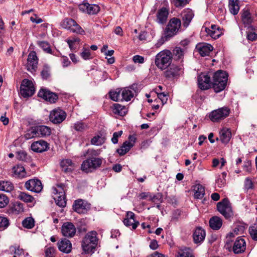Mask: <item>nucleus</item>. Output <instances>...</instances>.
Wrapping results in <instances>:
<instances>
[{
	"label": "nucleus",
	"mask_w": 257,
	"mask_h": 257,
	"mask_svg": "<svg viewBox=\"0 0 257 257\" xmlns=\"http://www.w3.org/2000/svg\"><path fill=\"white\" fill-rule=\"evenodd\" d=\"M168 15V12L166 8L159 10L157 14V21L160 24H164L166 22Z\"/></svg>",
	"instance_id": "obj_32"
},
{
	"label": "nucleus",
	"mask_w": 257,
	"mask_h": 257,
	"mask_svg": "<svg viewBox=\"0 0 257 257\" xmlns=\"http://www.w3.org/2000/svg\"><path fill=\"white\" fill-rule=\"evenodd\" d=\"M55 249L53 247H48L45 249V257H55Z\"/></svg>",
	"instance_id": "obj_57"
},
{
	"label": "nucleus",
	"mask_w": 257,
	"mask_h": 257,
	"mask_svg": "<svg viewBox=\"0 0 257 257\" xmlns=\"http://www.w3.org/2000/svg\"><path fill=\"white\" fill-rule=\"evenodd\" d=\"M205 231L201 227H197L194 231L193 238L194 243H199L202 242L205 237Z\"/></svg>",
	"instance_id": "obj_26"
},
{
	"label": "nucleus",
	"mask_w": 257,
	"mask_h": 257,
	"mask_svg": "<svg viewBox=\"0 0 257 257\" xmlns=\"http://www.w3.org/2000/svg\"><path fill=\"white\" fill-rule=\"evenodd\" d=\"M122 134V131H120L119 132L114 133L113 134V137L111 138L112 142L114 144H117L118 142V138L120 137Z\"/></svg>",
	"instance_id": "obj_60"
},
{
	"label": "nucleus",
	"mask_w": 257,
	"mask_h": 257,
	"mask_svg": "<svg viewBox=\"0 0 257 257\" xmlns=\"http://www.w3.org/2000/svg\"><path fill=\"white\" fill-rule=\"evenodd\" d=\"M23 227L28 229L32 228L35 225V221L32 217H27L22 222Z\"/></svg>",
	"instance_id": "obj_48"
},
{
	"label": "nucleus",
	"mask_w": 257,
	"mask_h": 257,
	"mask_svg": "<svg viewBox=\"0 0 257 257\" xmlns=\"http://www.w3.org/2000/svg\"><path fill=\"white\" fill-rule=\"evenodd\" d=\"M38 136L37 127H31L28 130L24 135L26 140H29Z\"/></svg>",
	"instance_id": "obj_44"
},
{
	"label": "nucleus",
	"mask_w": 257,
	"mask_h": 257,
	"mask_svg": "<svg viewBox=\"0 0 257 257\" xmlns=\"http://www.w3.org/2000/svg\"><path fill=\"white\" fill-rule=\"evenodd\" d=\"M13 176L16 178H23L27 176L24 167L20 165H18L13 167Z\"/></svg>",
	"instance_id": "obj_27"
},
{
	"label": "nucleus",
	"mask_w": 257,
	"mask_h": 257,
	"mask_svg": "<svg viewBox=\"0 0 257 257\" xmlns=\"http://www.w3.org/2000/svg\"><path fill=\"white\" fill-rule=\"evenodd\" d=\"M228 80L227 74L222 70H218L213 76L212 86L216 93L223 90L226 86Z\"/></svg>",
	"instance_id": "obj_2"
},
{
	"label": "nucleus",
	"mask_w": 257,
	"mask_h": 257,
	"mask_svg": "<svg viewBox=\"0 0 257 257\" xmlns=\"http://www.w3.org/2000/svg\"><path fill=\"white\" fill-rule=\"evenodd\" d=\"M98 242L97 233L95 231L88 232L83 238L81 246L85 253L94 252Z\"/></svg>",
	"instance_id": "obj_1"
},
{
	"label": "nucleus",
	"mask_w": 257,
	"mask_h": 257,
	"mask_svg": "<svg viewBox=\"0 0 257 257\" xmlns=\"http://www.w3.org/2000/svg\"><path fill=\"white\" fill-rule=\"evenodd\" d=\"M244 188L246 190L252 189L253 188V182L249 178H246L244 180Z\"/></svg>",
	"instance_id": "obj_59"
},
{
	"label": "nucleus",
	"mask_w": 257,
	"mask_h": 257,
	"mask_svg": "<svg viewBox=\"0 0 257 257\" xmlns=\"http://www.w3.org/2000/svg\"><path fill=\"white\" fill-rule=\"evenodd\" d=\"M11 212L13 213L18 214L23 212V204L20 202H16L14 203L11 208Z\"/></svg>",
	"instance_id": "obj_43"
},
{
	"label": "nucleus",
	"mask_w": 257,
	"mask_h": 257,
	"mask_svg": "<svg viewBox=\"0 0 257 257\" xmlns=\"http://www.w3.org/2000/svg\"><path fill=\"white\" fill-rule=\"evenodd\" d=\"M101 138L100 136H95L91 140V144L98 146L101 144Z\"/></svg>",
	"instance_id": "obj_64"
},
{
	"label": "nucleus",
	"mask_w": 257,
	"mask_h": 257,
	"mask_svg": "<svg viewBox=\"0 0 257 257\" xmlns=\"http://www.w3.org/2000/svg\"><path fill=\"white\" fill-rule=\"evenodd\" d=\"M172 61V52L170 50H164L156 55L155 64L159 69L165 70L170 66Z\"/></svg>",
	"instance_id": "obj_3"
},
{
	"label": "nucleus",
	"mask_w": 257,
	"mask_h": 257,
	"mask_svg": "<svg viewBox=\"0 0 257 257\" xmlns=\"http://www.w3.org/2000/svg\"><path fill=\"white\" fill-rule=\"evenodd\" d=\"M62 170L66 173L71 172L75 169V164L70 159H64L61 162Z\"/></svg>",
	"instance_id": "obj_28"
},
{
	"label": "nucleus",
	"mask_w": 257,
	"mask_h": 257,
	"mask_svg": "<svg viewBox=\"0 0 257 257\" xmlns=\"http://www.w3.org/2000/svg\"><path fill=\"white\" fill-rule=\"evenodd\" d=\"M58 246L59 250L62 252L68 253L71 250V243L70 241L66 239H62L58 242Z\"/></svg>",
	"instance_id": "obj_29"
},
{
	"label": "nucleus",
	"mask_w": 257,
	"mask_h": 257,
	"mask_svg": "<svg viewBox=\"0 0 257 257\" xmlns=\"http://www.w3.org/2000/svg\"><path fill=\"white\" fill-rule=\"evenodd\" d=\"M66 117V112L60 108L53 109L51 111L49 115L50 120L54 124L61 123Z\"/></svg>",
	"instance_id": "obj_10"
},
{
	"label": "nucleus",
	"mask_w": 257,
	"mask_h": 257,
	"mask_svg": "<svg viewBox=\"0 0 257 257\" xmlns=\"http://www.w3.org/2000/svg\"><path fill=\"white\" fill-rule=\"evenodd\" d=\"M25 188L31 191L36 193L40 192L43 189V185L40 180L37 179H30L25 184Z\"/></svg>",
	"instance_id": "obj_12"
},
{
	"label": "nucleus",
	"mask_w": 257,
	"mask_h": 257,
	"mask_svg": "<svg viewBox=\"0 0 257 257\" xmlns=\"http://www.w3.org/2000/svg\"><path fill=\"white\" fill-rule=\"evenodd\" d=\"M90 52L89 49H84L83 52L81 53V56L84 60H88L90 59Z\"/></svg>",
	"instance_id": "obj_61"
},
{
	"label": "nucleus",
	"mask_w": 257,
	"mask_h": 257,
	"mask_svg": "<svg viewBox=\"0 0 257 257\" xmlns=\"http://www.w3.org/2000/svg\"><path fill=\"white\" fill-rule=\"evenodd\" d=\"M226 176V173L223 172L219 176L218 179L216 180V183L218 187L221 188L226 183L225 177Z\"/></svg>",
	"instance_id": "obj_51"
},
{
	"label": "nucleus",
	"mask_w": 257,
	"mask_h": 257,
	"mask_svg": "<svg viewBox=\"0 0 257 257\" xmlns=\"http://www.w3.org/2000/svg\"><path fill=\"white\" fill-rule=\"evenodd\" d=\"M112 110L113 113L121 116H124L127 112V108L125 106L118 103H114L112 105Z\"/></svg>",
	"instance_id": "obj_31"
},
{
	"label": "nucleus",
	"mask_w": 257,
	"mask_h": 257,
	"mask_svg": "<svg viewBox=\"0 0 257 257\" xmlns=\"http://www.w3.org/2000/svg\"><path fill=\"white\" fill-rule=\"evenodd\" d=\"M222 221L220 218L218 216H213L210 219V227L214 230H218L221 227Z\"/></svg>",
	"instance_id": "obj_33"
},
{
	"label": "nucleus",
	"mask_w": 257,
	"mask_h": 257,
	"mask_svg": "<svg viewBox=\"0 0 257 257\" xmlns=\"http://www.w3.org/2000/svg\"><path fill=\"white\" fill-rule=\"evenodd\" d=\"M196 49L201 56H208L213 50L212 46L206 43H198L196 46Z\"/></svg>",
	"instance_id": "obj_19"
},
{
	"label": "nucleus",
	"mask_w": 257,
	"mask_h": 257,
	"mask_svg": "<svg viewBox=\"0 0 257 257\" xmlns=\"http://www.w3.org/2000/svg\"><path fill=\"white\" fill-rule=\"evenodd\" d=\"M49 144L43 140H39L33 143L31 148L32 150L37 153H42L47 151L49 148Z\"/></svg>",
	"instance_id": "obj_18"
},
{
	"label": "nucleus",
	"mask_w": 257,
	"mask_h": 257,
	"mask_svg": "<svg viewBox=\"0 0 257 257\" xmlns=\"http://www.w3.org/2000/svg\"><path fill=\"white\" fill-rule=\"evenodd\" d=\"M194 197L196 199H201L205 194L204 187L200 184H197L194 186Z\"/></svg>",
	"instance_id": "obj_38"
},
{
	"label": "nucleus",
	"mask_w": 257,
	"mask_h": 257,
	"mask_svg": "<svg viewBox=\"0 0 257 257\" xmlns=\"http://www.w3.org/2000/svg\"><path fill=\"white\" fill-rule=\"evenodd\" d=\"M55 202L57 205L60 207H64L66 205V200L65 195H56L54 197Z\"/></svg>",
	"instance_id": "obj_42"
},
{
	"label": "nucleus",
	"mask_w": 257,
	"mask_h": 257,
	"mask_svg": "<svg viewBox=\"0 0 257 257\" xmlns=\"http://www.w3.org/2000/svg\"><path fill=\"white\" fill-rule=\"evenodd\" d=\"M38 96L50 103H55L58 99L57 94L49 90L42 88L38 92Z\"/></svg>",
	"instance_id": "obj_13"
},
{
	"label": "nucleus",
	"mask_w": 257,
	"mask_h": 257,
	"mask_svg": "<svg viewBox=\"0 0 257 257\" xmlns=\"http://www.w3.org/2000/svg\"><path fill=\"white\" fill-rule=\"evenodd\" d=\"M135 214L132 211H127L123 222L124 224L127 227L132 226L133 229L137 228L139 224V222L135 221Z\"/></svg>",
	"instance_id": "obj_20"
},
{
	"label": "nucleus",
	"mask_w": 257,
	"mask_h": 257,
	"mask_svg": "<svg viewBox=\"0 0 257 257\" xmlns=\"http://www.w3.org/2000/svg\"><path fill=\"white\" fill-rule=\"evenodd\" d=\"M35 91L34 84L32 81L24 79L22 82L20 88V92L24 97H28L32 96Z\"/></svg>",
	"instance_id": "obj_9"
},
{
	"label": "nucleus",
	"mask_w": 257,
	"mask_h": 257,
	"mask_svg": "<svg viewBox=\"0 0 257 257\" xmlns=\"http://www.w3.org/2000/svg\"><path fill=\"white\" fill-rule=\"evenodd\" d=\"M198 85L201 90H207L211 87L210 76L206 73H202L198 77Z\"/></svg>",
	"instance_id": "obj_14"
},
{
	"label": "nucleus",
	"mask_w": 257,
	"mask_h": 257,
	"mask_svg": "<svg viewBox=\"0 0 257 257\" xmlns=\"http://www.w3.org/2000/svg\"><path fill=\"white\" fill-rule=\"evenodd\" d=\"M38 135L41 137L49 136L51 134V129L46 125H40L37 126Z\"/></svg>",
	"instance_id": "obj_36"
},
{
	"label": "nucleus",
	"mask_w": 257,
	"mask_h": 257,
	"mask_svg": "<svg viewBox=\"0 0 257 257\" xmlns=\"http://www.w3.org/2000/svg\"><path fill=\"white\" fill-rule=\"evenodd\" d=\"M80 11L86 13L89 15H95L100 11V7L97 5H90L88 3H83L79 5Z\"/></svg>",
	"instance_id": "obj_15"
},
{
	"label": "nucleus",
	"mask_w": 257,
	"mask_h": 257,
	"mask_svg": "<svg viewBox=\"0 0 257 257\" xmlns=\"http://www.w3.org/2000/svg\"><path fill=\"white\" fill-rule=\"evenodd\" d=\"M181 21L176 18H172L169 22L164 34V38L168 40L175 35L181 27Z\"/></svg>",
	"instance_id": "obj_4"
},
{
	"label": "nucleus",
	"mask_w": 257,
	"mask_h": 257,
	"mask_svg": "<svg viewBox=\"0 0 257 257\" xmlns=\"http://www.w3.org/2000/svg\"><path fill=\"white\" fill-rule=\"evenodd\" d=\"M74 210L79 214L84 213L90 208V205L84 200L80 199L76 200L73 205Z\"/></svg>",
	"instance_id": "obj_22"
},
{
	"label": "nucleus",
	"mask_w": 257,
	"mask_h": 257,
	"mask_svg": "<svg viewBox=\"0 0 257 257\" xmlns=\"http://www.w3.org/2000/svg\"><path fill=\"white\" fill-rule=\"evenodd\" d=\"M183 70V64L177 65L173 64L172 65H170V67L164 72V75L167 78L172 79L182 73Z\"/></svg>",
	"instance_id": "obj_11"
},
{
	"label": "nucleus",
	"mask_w": 257,
	"mask_h": 257,
	"mask_svg": "<svg viewBox=\"0 0 257 257\" xmlns=\"http://www.w3.org/2000/svg\"><path fill=\"white\" fill-rule=\"evenodd\" d=\"M220 140L223 144H227L230 141L231 137V132L227 128H223L219 132Z\"/></svg>",
	"instance_id": "obj_30"
},
{
	"label": "nucleus",
	"mask_w": 257,
	"mask_h": 257,
	"mask_svg": "<svg viewBox=\"0 0 257 257\" xmlns=\"http://www.w3.org/2000/svg\"><path fill=\"white\" fill-rule=\"evenodd\" d=\"M61 26L62 28L69 30L73 33L81 35H83L85 33L82 28L75 20L72 19L66 18L64 19L61 23Z\"/></svg>",
	"instance_id": "obj_7"
},
{
	"label": "nucleus",
	"mask_w": 257,
	"mask_h": 257,
	"mask_svg": "<svg viewBox=\"0 0 257 257\" xmlns=\"http://www.w3.org/2000/svg\"><path fill=\"white\" fill-rule=\"evenodd\" d=\"M247 39L249 41H253L257 38V31L253 29L252 27H249L247 29Z\"/></svg>",
	"instance_id": "obj_45"
},
{
	"label": "nucleus",
	"mask_w": 257,
	"mask_h": 257,
	"mask_svg": "<svg viewBox=\"0 0 257 257\" xmlns=\"http://www.w3.org/2000/svg\"><path fill=\"white\" fill-rule=\"evenodd\" d=\"M14 185L10 181H0V191L10 192L13 190Z\"/></svg>",
	"instance_id": "obj_37"
},
{
	"label": "nucleus",
	"mask_w": 257,
	"mask_h": 257,
	"mask_svg": "<svg viewBox=\"0 0 257 257\" xmlns=\"http://www.w3.org/2000/svg\"><path fill=\"white\" fill-rule=\"evenodd\" d=\"M79 40L76 38H73L71 40H68L67 43L71 50H74L76 47H75V44L76 42H79Z\"/></svg>",
	"instance_id": "obj_62"
},
{
	"label": "nucleus",
	"mask_w": 257,
	"mask_h": 257,
	"mask_svg": "<svg viewBox=\"0 0 257 257\" xmlns=\"http://www.w3.org/2000/svg\"><path fill=\"white\" fill-rule=\"evenodd\" d=\"M228 8L229 12L233 15L238 14L239 10L238 0H228Z\"/></svg>",
	"instance_id": "obj_35"
},
{
	"label": "nucleus",
	"mask_w": 257,
	"mask_h": 257,
	"mask_svg": "<svg viewBox=\"0 0 257 257\" xmlns=\"http://www.w3.org/2000/svg\"><path fill=\"white\" fill-rule=\"evenodd\" d=\"M132 147L133 145L132 144H129L128 141H125L120 148L117 150V152L119 155L123 156L127 153Z\"/></svg>",
	"instance_id": "obj_40"
},
{
	"label": "nucleus",
	"mask_w": 257,
	"mask_h": 257,
	"mask_svg": "<svg viewBox=\"0 0 257 257\" xmlns=\"http://www.w3.org/2000/svg\"><path fill=\"white\" fill-rule=\"evenodd\" d=\"M53 190L55 195H65V192L67 190V187L63 184H57L56 186L53 187Z\"/></svg>",
	"instance_id": "obj_39"
},
{
	"label": "nucleus",
	"mask_w": 257,
	"mask_h": 257,
	"mask_svg": "<svg viewBox=\"0 0 257 257\" xmlns=\"http://www.w3.org/2000/svg\"><path fill=\"white\" fill-rule=\"evenodd\" d=\"M178 257H194L192 250L189 248L181 249L178 252Z\"/></svg>",
	"instance_id": "obj_46"
},
{
	"label": "nucleus",
	"mask_w": 257,
	"mask_h": 257,
	"mask_svg": "<svg viewBox=\"0 0 257 257\" xmlns=\"http://www.w3.org/2000/svg\"><path fill=\"white\" fill-rule=\"evenodd\" d=\"M38 57L35 51H31L28 55L27 67L28 71H35L38 65Z\"/></svg>",
	"instance_id": "obj_17"
},
{
	"label": "nucleus",
	"mask_w": 257,
	"mask_h": 257,
	"mask_svg": "<svg viewBox=\"0 0 257 257\" xmlns=\"http://www.w3.org/2000/svg\"><path fill=\"white\" fill-rule=\"evenodd\" d=\"M39 46L41 47L46 52L52 54V49L50 48L48 43L45 41H41L38 42Z\"/></svg>",
	"instance_id": "obj_52"
},
{
	"label": "nucleus",
	"mask_w": 257,
	"mask_h": 257,
	"mask_svg": "<svg viewBox=\"0 0 257 257\" xmlns=\"http://www.w3.org/2000/svg\"><path fill=\"white\" fill-rule=\"evenodd\" d=\"M244 230V227L243 225H237L234 228V233L236 234H242Z\"/></svg>",
	"instance_id": "obj_63"
},
{
	"label": "nucleus",
	"mask_w": 257,
	"mask_h": 257,
	"mask_svg": "<svg viewBox=\"0 0 257 257\" xmlns=\"http://www.w3.org/2000/svg\"><path fill=\"white\" fill-rule=\"evenodd\" d=\"M230 109L227 107H222L212 111L209 115L213 122H219L227 117L230 113Z\"/></svg>",
	"instance_id": "obj_6"
},
{
	"label": "nucleus",
	"mask_w": 257,
	"mask_h": 257,
	"mask_svg": "<svg viewBox=\"0 0 257 257\" xmlns=\"http://www.w3.org/2000/svg\"><path fill=\"white\" fill-rule=\"evenodd\" d=\"M242 21L244 24H249L252 22L251 14L248 10H245L241 16Z\"/></svg>",
	"instance_id": "obj_50"
},
{
	"label": "nucleus",
	"mask_w": 257,
	"mask_h": 257,
	"mask_svg": "<svg viewBox=\"0 0 257 257\" xmlns=\"http://www.w3.org/2000/svg\"><path fill=\"white\" fill-rule=\"evenodd\" d=\"M181 18L183 21V26L187 28L194 16L193 12L189 9L184 10L181 13Z\"/></svg>",
	"instance_id": "obj_23"
},
{
	"label": "nucleus",
	"mask_w": 257,
	"mask_h": 257,
	"mask_svg": "<svg viewBox=\"0 0 257 257\" xmlns=\"http://www.w3.org/2000/svg\"><path fill=\"white\" fill-rule=\"evenodd\" d=\"M217 210L226 219L230 218L233 215L231 204L227 198H224L217 203Z\"/></svg>",
	"instance_id": "obj_8"
},
{
	"label": "nucleus",
	"mask_w": 257,
	"mask_h": 257,
	"mask_svg": "<svg viewBox=\"0 0 257 257\" xmlns=\"http://www.w3.org/2000/svg\"><path fill=\"white\" fill-rule=\"evenodd\" d=\"M88 125L82 121H78L74 124L73 128L77 132H83L88 128Z\"/></svg>",
	"instance_id": "obj_49"
},
{
	"label": "nucleus",
	"mask_w": 257,
	"mask_h": 257,
	"mask_svg": "<svg viewBox=\"0 0 257 257\" xmlns=\"http://www.w3.org/2000/svg\"><path fill=\"white\" fill-rule=\"evenodd\" d=\"M100 150L88 149L84 156L85 157L87 155L89 158L96 157L100 155Z\"/></svg>",
	"instance_id": "obj_53"
},
{
	"label": "nucleus",
	"mask_w": 257,
	"mask_h": 257,
	"mask_svg": "<svg viewBox=\"0 0 257 257\" xmlns=\"http://www.w3.org/2000/svg\"><path fill=\"white\" fill-rule=\"evenodd\" d=\"M9 220L7 217L0 216V229L4 230L9 225Z\"/></svg>",
	"instance_id": "obj_54"
},
{
	"label": "nucleus",
	"mask_w": 257,
	"mask_h": 257,
	"mask_svg": "<svg viewBox=\"0 0 257 257\" xmlns=\"http://www.w3.org/2000/svg\"><path fill=\"white\" fill-rule=\"evenodd\" d=\"M50 75V68L48 66H44L41 71V76L43 79H47Z\"/></svg>",
	"instance_id": "obj_58"
},
{
	"label": "nucleus",
	"mask_w": 257,
	"mask_h": 257,
	"mask_svg": "<svg viewBox=\"0 0 257 257\" xmlns=\"http://www.w3.org/2000/svg\"><path fill=\"white\" fill-rule=\"evenodd\" d=\"M61 231L64 236L72 237L76 233V228L72 223L67 222L63 224Z\"/></svg>",
	"instance_id": "obj_16"
},
{
	"label": "nucleus",
	"mask_w": 257,
	"mask_h": 257,
	"mask_svg": "<svg viewBox=\"0 0 257 257\" xmlns=\"http://www.w3.org/2000/svg\"><path fill=\"white\" fill-rule=\"evenodd\" d=\"M249 231L251 238L254 240H257V225L254 224L250 226L249 229Z\"/></svg>",
	"instance_id": "obj_56"
},
{
	"label": "nucleus",
	"mask_w": 257,
	"mask_h": 257,
	"mask_svg": "<svg viewBox=\"0 0 257 257\" xmlns=\"http://www.w3.org/2000/svg\"><path fill=\"white\" fill-rule=\"evenodd\" d=\"M18 198L26 203H31L34 199L32 196L23 192L19 193Z\"/></svg>",
	"instance_id": "obj_41"
},
{
	"label": "nucleus",
	"mask_w": 257,
	"mask_h": 257,
	"mask_svg": "<svg viewBox=\"0 0 257 257\" xmlns=\"http://www.w3.org/2000/svg\"><path fill=\"white\" fill-rule=\"evenodd\" d=\"M9 202L8 197L5 194H0V208L6 206Z\"/></svg>",
	"instance_id": "obj_55"
},
{
	"label": "nucleus",
	"mask_w": 257,
	"mask_h": 257,
	"mask_svg": "<svg viewBox=\"0 0 257 257\" xmlns=\"http://www.w3.org/2000/svg\"><path fill=\"white\" fill-rule=\"evenodd\" d=\"M205 31L207 35H209L214 39L218 38L222 34L221 29L219 27L215 25H212L210 28H205Z\"/></svg>",
	"instance_id": "obj_24"
},
{
	"label": "nucleus",
	"mask_w": 257,
	"mask_h": 257,
	"mask_svg": "<svg viewBox=\"0 0 257 257\" xmlns=\"http://www.w3.org/2000/svg\"><path fill=\"white\" fill-rule=\"evenodd\" d=\"M246 243L244 239L238 238L234 243L233 251L236 253H240L245 249Z\"/></svg>",
	"instance_id": "obj_25"
},
{
	"label": "nucleus",
	"mask_w": 257,
	"mask_h": 257,
	"mask_svg": "<svg viewBox=\"0 0 257 257\" xmlns=\"http://www.w3.org/2000/svg\"><path fill=\"white\" fill-rule=\"evenodd\" d=\"M186 48H181L180 47H175L172 52V60L183 64V59Z\"/></svg>",
	"instance_id": "obj_21"
},
{
	"label": "nucleus",
	"mask_w": 257,
	"mask_h": 257,
	"mask_svg": "<svg viewBox=\"0 0 257 257\" xmlns=\"http://www.w3.org/2000/svg\"><path fill=\"white\" fill-rule=\"evenodd\" d=\"M102 159L101 158L92 157L84 161L81 165V170L86 172H92L99 168L102 164Z\"/></svg>",
	"instance_id": "obj_5"
},
{
	"label": "nucleus",
	"mask_w": 257,
	"mask_h": 257,
	"mask_svg": "<svg viewBox=\"0 0 257 257\" xmlns=\"http://www.w3.org/2000/svg\"><path fill=\"white\" fill-rule=\"evenodd\" d=\"M121 90V101H130L134 97V92L128 87H125L120 89Z\"/></svg>",
	"instance_id": "obj_34"
},
{
	"label": "nucleus",
	"mask_w": 257,
	"mask_h": 257,
	"mask_svg": "<svg viewBox=\"0 0 257 257\" xmlns=\"http://www.w3.org/2000/svg\"><path fill=\"white\" fill-rule=\"evenodd\" d=\"M121 90L119 89H116L115 90H111L109 92V95L111 100L114 101L120 100V94Z\"/></svg>",
	"instance_id": "obj_47"
}]
</instances>
